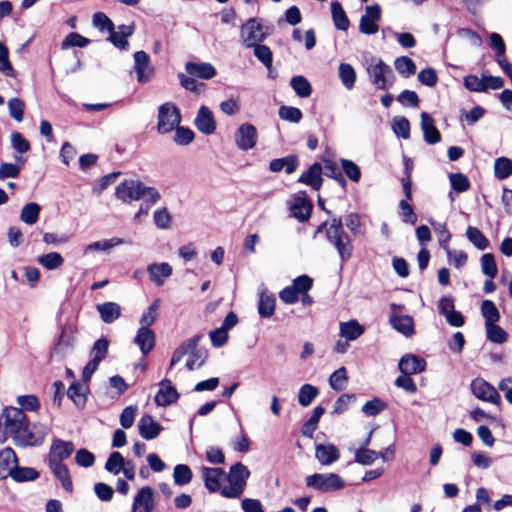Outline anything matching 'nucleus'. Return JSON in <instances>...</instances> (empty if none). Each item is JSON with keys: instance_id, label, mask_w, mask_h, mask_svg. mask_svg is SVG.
Wrapping results in <instances>:
<instances>
[{"instance_id": "nucleus-1", "label": "nucleus", "mask_w": 512, "mask_h": 512, "mask_svg": "<svg viewBox=\"0 0 512 512\" xmlns=\"http://www.w3.org/2000/svg\"><path fill=\"white\" fill-rule=\"evenodd\" d=\"M51 428L42 422L31 423L17 407H5L0 415V443L11 438L18 447H37L44 443Z\"/></svg>"}, {"instance_id": "nucleus-2", "label": "nucleus", "mask_w": 512, "mask_h": 512, "mask_svg": "<svg viewBox=\"0 0 512 512\" xmlns=\"http://www.w3.org/2000/svg\"><path fill=\"white\" fill-rule=\"evenodd\" d=\"M325 232L328 243L337 251L342 262H347L353 255L354 246L351 236L344 230L340 217L333 216L330 221L321 223L316 233Z\"/></svg>"}, {"instance_id": "nucleus-3", "label": "nucleus", "mask_w": 512, "mask_h": 512, "mask_svg": "<svg viewBox=\"0 0 512 512\" xmlns=\"http://www.w3.org/2000/svg\"><path fill=\"white\" fill-rule=\"evenodd\" d=\"M249 476V469L241 462L232 465L229 473L225 476V480L230 485L222 488L221 495L230 499L240 498L245 490Z\"/></svg>"}, {"instance_id": "nucleus-4", "label": "nucleus", "mask_w": 512, "mask_h": 512, "mask_svg": "<svg viewBox=\"0 0 512 512\" xmlns=\"http://www.w3.org/2000/svg\"><path fill=\"white\" fill-rule=\"evenodd\" d=\"M369 81L379 90H389L395 81L392 68L380 58H372L366 68Z\"/></svg>"}, {"instance_id": "nucleus-5", "label": "nucleus", "mask_w": 512, "mask_h": 512, "mask_svg": "<svg viewBox=\"0 0 512 512\" xmlns=\"http://www.w3.org/2000/svg\"><path fill=\"white\" fill-rule=\"evenodd\" d=\"M157 131L160 134L172 132L181 122L180 109L172 102L159 106L157 115Z\"/></svg>"}, {"instance_id": "nucleus-6", "label": "nucleus", "mask_w": 512, "mask_h": 512, "mask_svg": "<svg viewBox=\"0 0 512 512\" xmlns=\"http://www.w3.org/2000/svg\"><path fill=\"white\" fill-rule=\"evenodd\" d=\"M306 486L321 492L340 490L345 486V482L335 473L313 474L305 479Z\"/></svg>"}, {"instance_id": "nucleus-7", "label": "nucleus", "mask_w": 512, "mask_h": 512, "mask_svg": "<svg viewBox=\"0 0 512 512\" xmlns=\"http://www.w3.org/2000/svg\"><path fill=\"white\" fill-rule=\"evenodd\" d=\"M472 394L479 400L496 404L500 403V395L496 388L483 378H475L470 383Z\"/></svg>"}, {"instance_id": "nucleus-8", "label": "nucleus", "mask_w": 512, "mask_h": 512, "mask_svg": "<svg viewBox=\"0 0 512 512\" xmlns=\"http://www.w3.org/2000/svg\"><path fill=\"white\" fill-rule=\"evenodd\" d=\"M76 333L77 330L73 326H64L61 330L57 342L51 351V357L58 360L63 358L64 355L73 348L76 339Z\"/></svg>"}, {"instance_id": "nucleus-9", "label": "nucleus", "mask_w": 512, "mask_h": 512, "mask_svg": "<svg viewBox=\"0 0 512 512\" xmlns=\"http://www.w3.org/2000/svg\"><path fill=\"white\" fill-rule=\"evenodd\" d=\"M381 19V8L378 4L365 7V14L361 16L359 31L365 35H373L378 32L377 22Z\"/></svg>"}, {"instance_id": "nucleus-10", "label": "nucleus", "mask_w": 512, "mask_h": 512, "mask_svg": "<svg viewBox=\"0 0 512 512\" xmlns=\"http://www.w3.org/2000/svg\"><path fill=\"white\" fill-rule=\"evenodd\" d=\"M257 138L258 134L255 126L249 123L240 125L234 136L236 146L243 151L254 148Z\"/></svg>"}, {"instance_id": "nucleus-11", "label": "nucleus", "mask_w": 512, "mask_h": 512, "mask_svg": "<svg viewBox=\"0 0 512 512\" xmlns=\"http://www.w3.org/2000/svg\"><path fill=\"white\" fill-rule=\"evenodd\" d=\"M243 44L250 48L265 39L263 27L254 18L249 19L241 28Z\"/></svg>"}, {"instance_id": "nucleus-12", "label": "nucleus", "mask_w": 512, "mask_h": 512, "mask_svg": "<svg viewBox=\"0 0 512 512\" xmlns=\"http://www.w3.org/2000/svg\"><path fill=\"white\" fill-rule=\"evenodd\" d=\"M201 476L204 481L205 488L210 493L219 492L221 494L222 482L225 479L226 473L222 468L217 467H202Z\"/></svg>"}, {"instance_id": "nucleus-13", "label": "nucleus", "mask_w": 512, "mask_h": 512, "mask_svg": "<svg viewBox=\"0 0 512 512\" xmlns=\"http://www.w3.org/2000/svg\"><path fill=\"white\" fill-rule=\"evenodd\" d=\"M142 182L134 179H125L120 182L116 189V197L124 203L139 200L140 188Z\"/></svg>"}, {"instance_id": "nucleus-14", "label": "nucleus", "mask_w": 512, "mask_h": 512, "mask_svg": "<svg viewBox=\"0 0 512 512\" xmlns=\"http://www.w3.org/2000/svg\"><path fill=\"white\" fill-rule=\"evenodd\" d=\"M134 69L137 74V80L140 83H146L151 79L154 69L146 52L137 51L134 53Z\"/></svg>"}, {"instance_id": "nucleus-15", "label": "nucleus", "mask_w": 512, "mask_h": 512, "mask_svg": "<svg viewBox=\"0 0 512 512\" xmlns=\"http://www.w3.org/2000/svg\"><path fill=\"white\" fill-rule=\"evenodd\" d=\"M155 507L154 491L151 487H142L135 495L132 512H152Z\"/></svg>"}, {"instance_id": "nucleus-16", "label": "nucleus", "mask_w": 512, "mask_h": 512, "mask_svg": "<svg viewBox=\"0 0 512 512\" xmlns=\"http://www.w3.org/2000/svg\"><path fill=\"white\" fill-rule=\"evenodd\" d=\"M74 451V445L70 441H64L61 439H54L49 455V463H62L63 460L67 459Z\"/></svg>"}, {"instance_id": "nucleus-17", "label": "nucleus", "mask_w": 512, "mask_h": 512, "mask_svg": "<svg viewBox=\"0 0 512 512\" xmlns=\"http://www.w3.org/2000/svg\"><path fill=\"white\" fill-rule=\"evenodd\" d=\"M196 128L205 135H211L216 130V122L212 111L207 106H201L194 119Z\"/></svg>"}, {"instance_id": "nucleus-18", "label": "nucleus", "mask_w": 512, "mask_h": 512, "mask_svg": "<svg viewBox=\"0 0 512 512\" xmlns=\"http://www.w3.org/2000/svg\"><path fill=\"white\" fill-rule=\"evenodd\" d=\"M179 394L171 381L164 379L159 383V390L155 396L158 406H167L177 401Z\"/></svg>"}, {"instance_id": "nucleus-19", "label": "nucleus", "mask_w": 512, "mask_h": 512, "mask_svg": "<svg viewBox=\"0 0 512 512\" xmlns=\"http://www.w3.org/2000/svg\"><path fill=\"white\" fill-rule=\"evenodd\" d=\"M398 367L403 374H419L425 370L426 361L416 355L408 354L400 359Z\"/></svg>"}, {"instance_id": "nucleus-20", "label": "nucleus", "mask_w": 512, "mask_h": 512, "mask_svg": "<svg viewBox=\"0 0 512 512\" xmlns=\"http://www.w3.org/2000/svg\"><path fill=\"white\" fill-rule=\"evenodd\" d=\"M172 267L166 262L153 263L147 267L150 280L158 287L162 286L167 278L172 275Z\"/></svg>"}, {"instance_id": "nucleus-21", "label": "nucleus", "mask_w": 512, "mask_h": 512, "mask_svg": "<svg viewBox=\"0 0 512 512\" xmlns=\"http://www.w3.org/2000/svg\"><path fill=\"white\" fill-rule=\"evenodd\" d=\"M140 436L145 440L155 439L161 432V425L152 416L144 415L138 422Z\"/></svg>"}, {"instance_id": "nucleus-22", "label": "nucleus", "mask_w": 512, "mask_h": 512, "mask_svg": "<svg viewBox=\"0 0 512 512\" xmlns=\"http://www.w3.org/2000/svg\"><path fill=\"white\" fill-rule=\"evenodd\" d=\"M421 129L428 144L433 145L441 141V134L434 124V119L426 112L421 113Z\"/></svg>"}, {"instance_id": "nucleus-23", "label": "nucleus", "mask_w": 512, "mask_h": 512, "mask_svg": "<svg viewBox=\"0 0 512 512\" xmlns=\"http://www.w3.org/2000/svg\"><path fill=\"white\" fill-rule=\"evenodd\" d=\"M315 457L322 465L328 466L340 458V452L333 444H318L315 448Z\"/></svg>"}, {"instance_id": "nucleus-24", "label": "nucleus", "mask_w": 512, "mask_h": 512, "mask_svg": "<svg viewBox=\"0 0 512 512\" xmlns=\"http://www.w3.org/2000/svg\"><path fill=\"white\" fill-rule=\"evenodd\" d=\"M322 167L319 163L312 164L307 171L301 174L299 182L311 186L314 190H319L322 186Z\"/></svg>"}, {"instance_id": "nucleus-25", "label": "nucleus", "mask_w": 512, "mask_h": 512, "mask_svg": "<svg viewBox=\"0 0 512 512\" xmlns=\"http://www.w3.org/2000/svg\"><path fill=\"white\" fill-rule=\"evenodd\" d=\"M18 463L14 450L6 447L0 450V480L10 476L12 468Z\"/></svg>"}, {"instance_id": "nucleus-26", "label": "nucleus", "mask_w": 512, "mask_h": 512, "mask_svg": "<svg viewBox=\"0 0 512 512\" xmlns=\"http://www.w3.org/2000/svg\"><path fill=\"white\" fill-rule=\"evenodd\" d=\"M96 309L101 320L106 324L114 323L121 316L122 312L121 306L118 303L111 301L98 304Z\"/></svg>"}, {"instance_id": "nucleus-27", "label": "nucleus", "mask_w": 512, "mask_h": 512, "mask_svg": "<svg viewBox=\"0 0 512 512\" xmlns=\"http://www.w3.org/2000/svg\"><path fill=\"white\" fill-rule=\"evenodd\" d=\"M186 72L193 77L200 79H211L216 75V69L210 63L187 62L185 65Z\"/></svg>"}, {"instance_id": "nucleus-28", "label": "nucleus", "mask_w": 512, "mask_h": 512, "mask_svg": "<svg viewBox=\"0 0 512 512\" xmlns=\"http://www.w3.org/2000/svg\"><path fill=\"white\" fill-rule=\"evenodd\" d=\"M134 343L138 345L140 351L145 356L155 346V334L151 329L139 328L134 338Z\"/></svg>"}, {"instance_id": "nucleus-29", "label": "nucleus", "mask_w": 512, "mask_h": 512, "mask_svg": "<svg viewBox=\"0 0 512 512\" xmlns=\"http://www.w3.org/2000/svg\"><path fill=\"white\" fill-rule=\"evenodd\" d=\"M134 27L132 25H120L118 26V30L110 31L109 41H111L117 48L121 50L128 49V41L127 38L133 34Z\"/></svg>"}, {"instance_id": "nucleus-30", "label": "nucleus", "mask_w": 512, "mask_h": 512, "mask_svg": "<svg viewBox=\"0 0 512 512\" xmlns=\"http://www.w3.org/2000/svg\"><path fill=\"white\" fill-rule=\"evenodd\" d=\"M275 296L266 289L259 292L258 313L263 318H270L275 311Z\"/></svg>"}, {"instance_id": "nucleus-31", "label": "nucleus", "mask_w": 512, "mask_h": 512, "mask_svg": "<svg viewBox=\"0 0 512 512\" xmlns=\"http://www.w3.org/2000/svg\"><path fill=\"white\" fill-rule=\"evenodd\" d=\"M126 240L119 237H113L110 239H103L93 242L84 248V254H88L93 251L109 252L114 247L126 244Z\"/></svg>"}, {"instance_id": "nucleus-32", "label": "nucleus", "mask_w": 512, "mask_h": 512, "mask_svg": "<svg viewBox=\"0 0 512 512\" xmlns=\"http://www.w3.org/2000/svg\"><path fill=\"white\" fill-rule=\"evenodd\" d=\"M298 165L299 161L297 156L292 155L273 159L269 164V169L272 172H280L284 169L287 174H291L296 171Z\"/></svg>"}, {"instance_id": "nucleus-33", "label": "nucleus", "mask_w": 512, "mask_h": 512, "mask_svg": "<svg viewBox=\"0 0 512 512\" xmlns=\"http://www.w3.org/2000/svg\"><path fill=\"white\" fill-rule=\"evenodd\" d=\"M312 203L305 198H296L291 205L292 215L301 222L309 219L312 211Z\"/></svg>"}, {"instance_id": "nucleus-34", "label": "nucleus", "mask_w": 512, "mask_h": 512, "mask_svg": "<svg viewBox=\"0 0 512 512\" xmlns=\"http://www.w3.org/2000/svg\"><path fill=\"white\" fill-rule=\"evenodd\" d=\"M86 391L87 386L79 382H73L67 390V396L79 409H82L85 407L87 401Z\"/></svg>"}, {"instance_id": "nucleus-35", "label": "nucleus", "mask_w": 512, "mask_h": 512, "mask_svg": "<svg viewBox=\"0 0 512 512\" xmlns=\"http://www.w3.org/2000/svg\"><path fill=\"white\" fill-rule=\"evenodd\" d=\"M390 323L395 330L405 336H411L414 333V321L411 316H392Z\"/></svg>"}, {"instance_id": "nucleus-36", "label": "nucleus", "mask_w": 512, "mask_h": 512, "mask_svg": "<svg viewBox=\"0 0 512 512\" xmlns=\"http://www.w3.org/2000/svg\"><path fill=\"white\" fill-rule=\"evenodd\" d=\"M331 14L335 27L338 30L346 31L349 28V19L338 1L331 3Z\"/></svg>"}, {"instance_id": "nucleus-37", "label": "nucleus", "mask_w": 512, "mask_h": 512, "mask_svg": "<svg viewBox=\"0 0 512 512\" xmlns=\"http://www.w3.org/2000/svg\"><path fill=\"white\" fill-rule=\"evenodd\" d=\"M49 467L55 477L61 482L63 488L66 491L71 492L73 485L67 466L63 463H49Z\"/></svg>"}, {"instance_id": "nucleus-38", "label": "nucleus", "mask_w": 512, "mask_h": 512, "mask_svg": "<svg viewBox=\"0 0 512 512\" xmlns=\"http://www.w3.org/2000/svg\"><path fill=\"white\" fill-rule=\"evenodd\" d=\"M364 332V327L356 320L340 323V335L346 340H355Z\"/></svg>"}, {"instance_id": "nucleus-39", "label": "nucleus", "mask_w": 512, "mask_h": 512, "mask_svg": "<svg viewBox=\"0 0 512 512\" xmlns=\"http://www.w3.org/2000/svg\"><path fill=\"white\" fill-rule=\"evenodd\" d=\"M338 75L341 83L347 90L353 89L356 82V71L352 65L341 63L338 67Z\"/></svg>"}, {"instance_id": "nucleus-40", "label": "nucleus", "mask_w": 512, "mask_h": 512, "mask_svg": "<svg viewBox=\"0 0 512 512\" xmlns=\"http://www.w3.org/2000/svg\"><path fill=\"white\" fill-rule=\"evenodd\" d=\"M324 412L325 409L322 406H317L314 408L311 417L303 424L301 429V432L305 437H313V434L318 426V422Z\"/></svg>"}, {"instance_id": "nucleus-41", "label": "nucleus", "mask_w": 512, "mask_h": 512, "mask_svg": "<svg viewBox=\"0 0 512 512\" xmlns=\"http://www.w3.org/2000/svg\"><path fill=\"white\" fill-rule=\"evenodd\" d=\"M10 477L16 482L33 481L39 477V473L31 467H19L17 463L12 468Z\"/></svg>"}, {"instance_id": "nucleus-42", "label": "nucleus", "mask_w": 512, "mask_h": 512, "mask_svg": "<svg viewBox=\"0 0 512 512\" xmlns=\"http://www.w3.org/2000/svg\"><path fill=\"white\" fill-rule=\"evenodd\" d=\"M466 237L478 250H485L490 245L488 238L477 227L469 226Z\"/></svg>"}, {"instance_id": "nucleus-43", "label": "nucleus", "mask_w": 512, "mask_h": 512, "mask_svg": "<svg viewBox=\"0 0 512 512\" xmlns=\"http://www.w3.org/2000/svg\"><path fill=\"white\" fill-rule=\"evenodd\" d=\"M37 262L47 270H55L64 263V258L58 252H50L37 257Z\"/></svg>"}, {"instance_id": "nucleus-44", "label": "nucleus", "mask_w": 512, "mask_h": 512, "mask_svg": "<svg viewBox=\"0 0 512 512\" xmlns=\"http://www.w3.org/2000/svg\"><path fill=\"white\" fill-rule=\"evenodd\" d=\"M290 86L296 95L301 98H307L312 93L311 84L304 76L301 75L292 77L290 80Z\"/></svg>"}, {"instance_id": "nucleus-45", "label": "nucleus", "mask_w": 512, "mask_h": 512, "mask_svg": "<svg viewBox=\"0 0 512 512\" xmlns=\"http://www.w3.org/2000/svg\"><path fill=\"white\" fill-rule=\"evenodd\" d=\"M481 314L485 319V326L497 323L500 319V313L495 303L491 300H484L481 304Z\"/></svg>"}, {"instance_id": "nucleus-46", "label": "nucleus", "mask_w": 512, "mask_h": 512, "mask_svg": "<svg viewBox=\"0 0 512 512\" xmlns=\"http://www.w3.org/2000/svg\"><path fill=\"white\" fill-rule=\"evenodd\" d=\"M394 66L396 71L404 78H408L416 73L415 63L407 56L396 58L394 61Z\"/></svg>"}, {"instance_id": "nucleus-47", "label": "nucleus", "mask_w": 512, "mask_h": 512, "mask_svg": "<svg viewBox=\"0 0 512 512\" xmlns=\"http://www.w3.org/2000/svg\"><path fill=\"white\" fill-rule=\"evenodd\" d=\"M40 210L41 208L37 203H27L21 210V221L28 225L35 224L38 221Z\"/></svg>"}, {"instance_id": "nucleus-48", "label": "nucleus", "mask_w": 512, "mask_h": 512, "mask_svg": "<svg viewBox=\"0 0 512 512\" xmlns=\"http://www.w3.org/2000/svg\"><path fill=\"white\" fill-rule=\"evenodd\" d=\"M494 175L499 180H504L512 175V160L499 157L494 163Z\"/></svg>"}, {"instance_id": "nucleus-49", "label": "nucleus", "mask_w": 512, "mask_h": 512, "mask_svg": "<svg viewBox=\"0 0 512 512\" xmlns=\"http://www.w3.org/2000/svg\"><path fill=\"white\" fill-rule=\"evenodd\" d=\"M193 477L192 471L188 465L178 464L174 467L173 480L178 486H184L191 482Z\"/></svg>"}, {"instance_id": "nucleus-50", "label": "nucleus", "mask_w": 512, "mask_h": 512, "mask_svg": "<svg viewBox=\"0 0 512 512\" xmlns=\"http://www.w3.org/2000/svg\"><path fill=\"white\" fill-rule=\"evenodd\" d=\"M160 308V300L156 299L153 303L142 313L140 318V328L150 329L149 327L156 321L158 310Z\"/></svg>"}, {"instance_id": "nucleus-51", "label": "nucleus", "mask_w": 512, "mask_h": 512, "mask_svg": "<svg viewBox=\"0 0 512 512\" xmlns=\"http://www.w3.org/2000/svg\"><path fill=\"white\" fill-rule=\"evenodd\" d=\"M485 330L487 339L493 343L502 344L508 339L507 332L497 323L486 325Z\"/></svg>"}, {"instance_id": "nucleus-52", "label": "nucleus", "mask_w": 512, "mask_h": 512, "mask_svg": "<svg viewBox=\"0 0 512 512\" xmlns=\"http://www.w3.org/2000/svg\"><path fill=\"white\" fill-rule=\"evenodd\" d=\"M323 163L325 175L329 178L336 180L342 187H345L346 180L342 174V171L339 169L337 163L329 159H324Z\"/></svg>"}, {"instance_id": "nucleus-53", "label": "nucleus", "mask_w": 512, "mask_h": 512, "mask_svg": "<svg viewBox=\"0 0 512 512\" xmlns=\"http://www.w3.org/2000/svg\"><path fill=\"white\" fill-rule=\"evenodd\" d=\"M18 408L25 411L37 412L40 408V401L36 395H20L16 398Z\"/></svg>"}, {"instance_id": "nucleus-54", "label": "nucleus", "mask_w": 512, "mask_h": 512, "mask_svg": "<svg viewBox=\"0 0 512 512\" xmlns=\"http://www.w3.org/2000/svg\"><path fill=\"white\" fill-rule=\"evenodd\" d=\"M319 391L318 389L310 384H304L298 393V402L301 406L307 407L316 398Z\"/></svg>"}, {"instance_id": "nucleus-55", "label": "nucleus", "mask_w": 512, "mask_h": 512, "mask_svg": "<svg viewBox=\"0 0 512 512\" xmlns=\"http://www.w3.org/2000/svg\"><path fill=\"white\" fill-rule=\"evenodd\" d=\"M253 47V52L255 57L268 69L271 68L273 62V54L271 49L262 44H255Z\"/></svg>"}, {"instance_id": "nucleus-56", "label": "nucleus", "mask_w": 512, "mask_h": 512, "mask_svg": "<svg viewBox=\"0 0 512 512\" xmlns=\"http://www.w3.org/2000/svg\"><path fill=\"white\" fill-rule=\"evenodd\" d=\"M124 462L125 459L121 453L112 452L105 463V469L113 475H118L124 466Z\"/></svg>"}, {"instance_id": "nucleus-57", "label": "nucleus", "mask_w": 512, "mask_h": 512, "mask_svg": "<svg viewBox=\"0 0 512 512\" xmlns=\"http://www.w3.org/2000/svg\"><path fill=\"white\" fill-rule=\"evenodd\" d=\"M480 261L482 273L490 279L495 278L497 276L498 269L494 255L491 253L483 254Z\"/></svg>"}, {"instance_id": "nucleus-58", "label": "nucleus", "mask_w": 512, "mask_h": 512, "mask_svg": "<svg viewBox=\"0 0 512 512\" xmlns=\"http://www.w3.org/2000/svg\"><path fill=\"white\" fill-rule=\"evenodd\" d=\"M382 455L381 451L370 450L361 447L355 453V461L362 465H371L376 459Z\"/></svg>"}, {"instance_id": "nucleus-59", "label": "nucleus", "mask_w": 512, "mask_h": 512, "mask_svg": "<svg viewBox=\"0 0 512 512\" xmlns=\"http://www.w3.org/2000/svg\"><path fill=\"white\" fill-rule=\"evenodd\" d=\"M153 221L157 228L165 230L170 228L172 216L167 208H159L153 213Z\"/></svg>"}, {"instance_id": "nucleus-60", "label": "nucleus", "mask_w": 512, "mask_h": 512, "mask_svg": "<svg viewBox=\"0 0 512 512\" xmlns=\"http://www.w3.org/2000/svg\"><path fill=\"white\" fill-rule=\"evenodd\" d=\"M0 72H2L7 77H17V72L13 68L9 59V49L7 47H3V49L0 51Z\"/></svg>"}, {"instance_id": "nucleus-61", "label": "nucleus", "mask_w": 512, "mask_h": 512, "mask_svg": "<svg viewBox=\"0 0 512 512\" xmlns=\"http://www.w3.org/2000/svg\"><path fill=\"white\" fill-rule=\"evenodd\" d=\"M387 408V404L375 397L362 406V412L367 416H376Z\"/></svg>"}, {"instance_id": "nucleus-62", "label": "nucleus", "mask_w": 512, "mask_h": 512, "mask_svg": "<svg viewBox=\"0 0 512 512\" xmlns=\"http://www.w3.org/2000/svg\"><path fill=\"white\" fill-rule=\"evenodd\" d=\"M278 114L282 120L291 123H299L302 119L301 110L292 106H281L279 108Z\"/></svg>"}, {"instance_id": "nucleus-63", "label": "nucleus", "mask_w": 512, "mask_h": 512, "mask_svg": "<svg viewBox=\"0 0 512 512\" xmlns=\"http://www.w3.org/2000/svg\"><path fill=\"white\" fill-rule=\"evenodd\" d=\"M347 382V374L345 367H341L334 371L329 379V384L332 389L341 391L345 388Z\"/></svg>"}, {"instance_id": "nucleus-64", "label": "nucleus", "mask_w": 512, "mask_h": 512, "mask_svg": "<svg viewBox=\"0 0 512 512\" xmlns=\"http://www.w3.org/2000/svg\"><path fill=\"white\" fill-rule=\"evenodd\" d=\"M450 184L457 193H462L470 188V182L462 173H452L449 176Z\"/></svg>"}]
</instances>
